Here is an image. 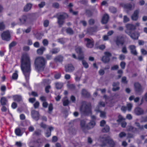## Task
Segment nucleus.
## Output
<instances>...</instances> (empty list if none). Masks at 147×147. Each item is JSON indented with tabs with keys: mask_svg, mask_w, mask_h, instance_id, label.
I'll return each mask as SVG.
<instances>
[{
	"mask_svg": "<svg viewBox=\"0 0 147 147\" xmlns=\"http://www.w3.org/2000/svg\"><path fill=\"white\" fill-rule=\"evenodd\" d=\"M21 67L26 80V83H22L24 86H28L29 85V79L31 71V61L29 54L24 53L21 59Z\"/></svg>",
	"mask_w": 147,
	"mask_h": 147,
	"instance_id": "nucleus-1",
	"label": "nucleus"
},
{
	"mask_svg": "<svg viewBox=\"0 0 147 147\" xmlns=\"http://www.w3.org/2000/svg\"><path fill=\"white\" fill-rule=\"evenodd\" d=\"M47 61L42 57H39L36 58L34 61L35 67L38 72L43 71L46 66Z\"/></svg>",
	"mask_w": 147,
	"mask_h": 147,
	"instance_id": "nucleus-2",
	"label": "nucleus"
},
{
	"mask_svg": "<svg viewBox=\"0 0 147 147\" xmlns=\"http://www.w3.org/2000/svg\"><path fill=\"white\" fill-rule=\"evenodd\" d=\"M100 140L102 143L101 145L102 146H106L108 144L110 147L115 146V142L112 139L105 135L100 136Z\"/></svg>",
	"mask_w": 147,
	"mask_h": 147,
	"instance_id": "nucleus-3",
	"label": "nucleus"
},
{
	"mask_svg": "<svg viewBox=\"0 0 147 147\" xmlns=\"http://www.w3.org/2000/svg\"><path fill=\"white\" fill-rule=\"evenodd\" d=\"M68 15L65 13H58L57 15V22L59 27H61L65 22V20L67 18Z\"/></svg>",
	"mask_w": 147,
	"mask_h": 147,
	"instance_id": "nucleus-4",
	"label": "nucleus"
},
{
	"mask_svg": "<svg viewBox=\"0 0 147 147\" xmlns=\"http://www.w3.org/2000/svg\"><path fill=\"white\" fill-rule=\"evenodd\" d=\"M134 90L135 93L138 95H141L144 91L141 84L139 82H136L134 83Z\"/></svg>",
	"mask_w": 147,
	"mask_h": 147,
	"instance_id": "nucleus-5",
	"label": "nucleus"
},
{
	"mask_svg": "<svg viewBox=\"0 0 147 147\" xmlns=\"http://www.w3.org/2000/svg\"><path fill=\"white\" fill-rule=\"evenodd\" d=\"M20 23L22 24H24L26 23L28 24H31L32 22V19L29 16H26L25 15L22 16L19 19Z\"/></svg>",
	"mask_w": 147,
	"mask_h": 147,
	"instance_id": "nucleus-6",
	"label": "nucleus"
},
{
	"mask_svg": "<svg viewBox=\"0 0 147 147\" xmlns=\"http://www.w3.org/2000/svg\"><path fill=\"white\" fill-rule=\"evenodd\" d=\"M84 42L86 46L88 48H92L94 45V42L92 39L86 38L84 39Z\"/></svg>",
	"mask_w": 147,
	"mask_h": 147,
	"instance_id": "nucleus-7",
	"label": "nucleus"
},
{
	"mask_svg": "<svg viewBox=\"0 0 147 147\" xmlns=\"http://www.w3.org/2000/svg\"><path fill=\"white\" fill-rule=\"evenodd\" d=\"M31 115L32 118L36 121L38 120L40 118V114L38 111L35 110H32L31 112Z\"/></svg>",
	"mask_w": 147,
	"mask_h": 147,
	"instance_id": "nucleus-8",
	"label": "nucleus"
},
{
	"mask_svg": "<svg viewBox=\"0 0 147 147\" xmlns=\"http://www.w3.org/2000/svg\"><path fill=\"white\" fill-rule=\"evenodd\" d=\"M1 36L3 40L8 41L10 40V33L8 31H4L1 34Z\"/></svg>",
	"mask_w": 147,
	"mask_h": 147,
	"instance_id": "nucleus-9",
	"label": "nucleus"
},
{
	"mask_svg": "<svg viewBox=\"0 0 147 147\" xmlns=\"http://www.w3.org/2000/svg\"><path fill=\"white\" fill-rule=\"evenodd\" d=\"M80 111L84 114H86L90 112V107L87 105H82L80 108Z\"/></svg>",
	"mask_w": 147,
	"mask_h": 147,
	"instance_id": "nucleus-10",
	"label": "nucleus"
},
{
	"mask_svg": "<svg viewBox=\"0 0 147 147\" xmlns=\"http://www.w3.org/2000/svg\"><path fill=\"white\" fill-rule=\"evenodd\" d=\"M126 27L127 28V30H126V32L128 34L129 32H132V31H134L136 29V26L131 24H128L126 25Z\"/></svg>",
	"mask_w": 147,
	"mask_h": 147,
	"instance_id": "nucleus-11",
	"label": "nucleus"
},
{
	"mask_svg": "<svg viewBox=\"0 0 147 147\" xmlns=\"http://www.w3.org/2000/svg\"><path fill=\"white\" fill-rule=\"evenodd\" d=\"M105 56H103L102 59V61L105 63H108L110 61V57L111 56V53L108 52L105 53Z\"/></svg>",
	"mask_w": 147,
	"mask_h": 147,
	"instance_id": "nucleus-12",
	"label": "nucleus"
},
{
	"mask_svg": "<svg viewBox=\"0 0 147 147\" xmlns=\"http://www.w3.org/2000/svg\"><path fill=\"white\" fill-rule=\"evenodd\" d=\"M130 36L133 40H137L138 39L139 36L140 34L138 32L135 30L132 32H129L127 34Z\"/></svg>",
	"mask_w": 147,
	"mask_h": 147,
	"instance_id": "nucleus-13",
	"label": "nucleus"
},
{
	"mask_svg": "<svg viewBox=\"0 0 147 147\" xmlns=\"http://www.w3.org/2000/svg\"><path fill=\"white\" fill-rule=\"evenodd\" d=\"M75 69V68L71 64H68L65 67V71L66 72L71 73Z\"/></svg>",
	"mask_w": 147,
	"mask_h": 147,
	"instance_id": "nucleus-14",
	"label": "nucleus"
},
{
	"mask_svg": "<svg viewBox=\"0 0 147 147\" xmlns=\"http://www.w3.org/2000/svg\"><path fill=\"white\" fill-rule=\"evenodd\" d=\"M134 112L135 114L138 116L142 115L144 113V111L143 109L138 107L135 108Z\"/></svg>",
	"mask_w": 147,
	"mask_h": 147,
	"instance_id": "nucleus-15",
	"label": "nucleus"
},
{
	"mask_svg": "<svg viewBox=\"0 0 147 147\" xmlns=\"http://www.w3.org/2000/svg\"><path fill=\"white\" fill-rule=\"evenodd\" d=\"M32 142L33 144L35 143L36 144V147H41L43 145V140L40 138H38L36 140Z\"/></svg>",
	"mask_w": 147,
	"mask_h": 147,
	"instance_id": "nucleus-16",
	"label": "nucleus"
},
{
	"mask_svg": "<svg viewBox=\"0 0 147 147\" xmlns=\"http://www.w3.org/2000/svg\"><path fill=\"white\" fill-rule=\"evenodd\" d=\"M128 48L130 51L131 54L134 55H137L138 53L136 49V47L134 45H130L128 47Z\"/></svg>",
	"mask_w": 147,
	"mask_h": 147,
	"instance_id": "nucleus-17",
	"label": "nucleus"
},
{
	"mask_svg": "<svg viewBox=\"0 0 147 147\" xmlns=\"http://www.w3.org/2000/svg\"><path fill=\"white\" fill-rule=\"evenodd\" d=\"M139 11L138 10H136L134 11L133 14L131 16V19L132 20L136 21L138 18V15Z\"/></svg>",
	"mask_w": 147,
	"mask_h": 147,
	"instance_id": "nucleus-18",
	"label": "nucleus"
},
{
	"mask_svg": "<svg viewBox=\"0 0 147 147\" xmlns=\"http://www.w3.org/2000/svg\"><path fill=\"white\" fill-rule=\"evenodd\" d=\"M97 28L94 26L92 27L88 28L87 30V32L90 34H92L93 32L97 31Z\"/></svg>",
	"mask_w": 147,
	"mask_h": 147,
	"instance_id": "nucleus-19",
	"label": "nucleus"
},
{
	"mask_svg": "<svg viewBox=\"0 0 147 147\" xmlns=\"http://www.w3.org/2000/svg\"><path fill=\"white\" fill-rule=\"evenodd\" d=\"M95 125V122L92 120L86 125V129H90L92 128Z\"/></svg>",
	"mask_w": 147,
	"mask_h": 147,
	"instance_id": "nucleus-20",
	"label": "nucleus"
},
{
	"mask_svg": "<svg viewBox=\"0 0 147 147\" xmlns=\"http://www.w3.org/2000/svg\"><path fill=\"white\" fill-rule=\"evenodd\" d=\"M109 16L107 14L104 15L102 18L101 22L103 24H106L108 22L109 19Z\"/></svg>",
	"mask_w": 147,
	"mask_h": 147,
	"instance_id": "nucleus-21",
	"label": "nucleus"
},
{
	"mask_svg": "<svg viewBox=\"0 0 147 147\" xmlns=\"http://www.w3.org/2000/svg\"><path fill=\"white\" fill-rule=\"evenodd\" d=\"M86 121L84 120L81 121L80 122V125L81 128L82 130L84 132L86 131V125H85Z\"/></svg>",
	"mask_w": 147,
	"mask_h": 147,
	"instance_id": "nucleus-22",
	"label": "nucleus"
},
{
	"mask_svg": "<svg viewBox=\"0 0 147 147\" xmlns=\"http://www.w3.org/2000/svg\"><path fill=\"white\" fill-rule=\"evenodd\" d=\"M64 57L61 55H58L56 57L54 58V61L56 62H61L63 61Z\"/></svg>",
	"mask_w": 147,
	"mask_h": 147,
	"instance_id": "nucleus-23",
	"label": "nucleus"
},
{
	"mask_svg": "<svg viewBox=\"0 0 147 147\" xmlns=\"http://www.w3.org/2000/svg\"><path fill=\"white\" fill-rule=\"evenodd\" d=\"M123 7L125 9L129 11L131 10L132 5L131 3H127L124 4Z\"/></svg>",
	"mask_w": 147,
	"mask_h": 147,
	"instance_id": "nucleus-24",
	"label": "nucleus"
},
{
	"mask_svg": "<svg viewBox=\"0 0 147 147\" xmlns=\"http://www.w3.org/2000/svg\"><path fill=\"white\" fill-rule=\"evenodd\" d=\"M81 94L83 96L85 97H88L90 96V93L85 89L82 90Z\"/></svg>",
	"mask_w": 147,
	"mask_h": 147,
	"instance_id": "nucleus-25",
	"label": "nucleus"
},
{
	"mask_svg": "<svg viewBox=\"0 0 147 147\" xmlns=\"http://www.w3.org/2000/svg\"><path fill=\"white\" fill-rule=\"evenodd\" d=\"M45 50L46 48L45 47H41L37 50L36 52L38 55H42L43 53V52L45 51Z\"/></svg>",
	"mask_w": 147,
	"mask_h": 147,
	"instance_id": "nucleus-26",
	"label": "nucleus"
},
{
	"mask_svg": "<svg viewBox=\"0 0 147 147\" xmlns=\"http://www.w3.org/2000/svg\"><path fill=\"white\" fill-rule=\"evenodd\" d=\"M75 51L76 53L79 54H82V48L79 46H77L76 47Z\"/></svg>",
	"mask_w": 147,
	"mask_h": 147,
	"instance_id": "nucleus-27",
	"label": "nucleus"
},
{
	"mask_svg": "<svg viewBox=\"0 0 147 147\" xmlns=\"http://www.w3.org/2000/svg\"><path fill=\"white\" fill-rule=\"evenodd\" d=\"M15 133L16 135L18 136H21L23 134L20 129L19 128H16L15 131Z\"/></svg>",
	"mask_w": 147,
	"mask_h": 147,
	"instance_id": "nucleus-28",
	"label": "nucleus"
},
{
	"mask_svg": "<svg viewBox=\"0 0 147 147\" xmlns=\"http://www.w3.org/2000/svg\"><path fill=\"white\" fill-rule=\"evenodd\" d=\"M13 99L14 101L19 102L22 100L21 96L18 95H16L13 96Z\"/></svg>",
	"mask_w": 147,
	"mask_h": 147,
	"instance_id": "nucleus-29",
	"label": "nucleus"
},
{
	"mask_svg": "<svg viewBox=\"0 0 147 147\" xmlns=\"http://www.w3.org/2000/svg\"><path fill=\"white\" fill-rule=\"evenodd\" d=\"M32 7V5L30 4H27L24 6V11H28Z\"/></svg>",
	"mask_w": 147,
	"mask_h": 147,
	"instance_id": "nucleus-30",
	"label": "nucleus"
},
{
	"mask_svg": "<svg viewBox=\"0 0 147 147\" xmlns=\"http://www.w3.org/2000/svg\"><path fill=\"white\" fill-rule=\"evenodd\" d=\"M129 130L134 133H137L138 131V129L132 126H130L129 128Z\"/></svg>",
	"mask_w": 147,
	"mask_h": 147,
	"instance_id": "nucleus-31",
	"label": "nucleus"
},
{
	"mask_svg": "<svg viewBox=\"0 0 147 147\" xmlns=\"http://www.w3.org/2000/svg\"><path fill=\"white\" fill-rule=\"evenodd\" d=\"M0 102L2 105H4L7 102V100L5 97H2L1 98Z\"/></svg>",
	"mask_w": 147,
	"mask_h": 147,
	"instance_id": "nucleus-32",
	"label": "nucleus"
},
{
	"mask_svg": "<svg viewBox=\"0 0 147 147\" xmlns=\"http://www.w3.org/2000/svg\"><path fill=\"white\" fill-rule=\"evenodd\" d=\"M114 42L117 46H119V37L117 36L115 37L114 39Z\"/></svg>",
	"mask_w": 147,
	"mask_h": 147,
	"instance_id": "nucleus-33",
	"label": "nucleus"
},
{
	"mask_svg": "<svg viewBox=\"0 0 147 147\" xmlns=\"http://www.w3.org/2000/svg\"><path fill=\"white\" fill-rule=\"evenodd\" d=\"M68 40V39L67 38H62L58 39L57 40V41L58 42L61 44H64L65 42H67Z\"/></svg>",
	"mask_w": 147,
	"mask_h": 147,
	"instance_id": "nucleus-34",
	"label": "nucleus"
},
{
	"mask_svg": "<svg viewBox=\"0 0 147 147\" xmlns=\"http://www.w3.org/2000/svg\"><path fill=\"white\" fill-rule=\"evenodd\" d=\"M41 130L39 129H36L34 132L33 135L39 136L41 135Z\"/></svg>",
	"mask_w": 147,
	"mask_h": 147,
	"instance_id": "nucleus-35",
	"label": "nucleus"
},
{
	"mask_svg": "<svg viewBox=\"0 0 147 147\" xmlns=\"http://www.w3.org/2000/svg\"><path fill=\"white\" fill-rule=\"evenodd\" d=\"M17 44L16 42L13 41L9 44V48L10 51H11V48L15 47L17 45Z\"/></svg>",
	"mask_w": 147,
	"mask_h": 147,
	"instance_id": "nucleus-36",
	"label": "nucleus"
},
{
	"mask_svg": "<svg viewBox=\"0 0 147 147\" xmlns=\"http://www.w3.org/2000/svg\"><path fill=\"white\" fill-rule=\"evenodd\" d=\"M66 32L68 34L71 35L74 34L73 30L71 28H68L66 30Z\"/></svg>",
	"mask_w": 147,
	"mask_h": 147,
	"instance_id": "nucleus-37",
	"label": "nucleus"
},
{
	"mask_svg": "<svg viewBox=\"0 0 147 147\" xmlns=\"http://www.w3.org/2000/svg\"><path fill=\"white\" fill-rule=\"evenodd\" d=\"M55 87L57 89H60L63 86V84L61 83L57 82L55 84Z\"/></svg>",
	"mask_w": 147,
	"mask_h": 147,
	"instance_id": "nucleus-38",
	"label": "nucleus"
},
{
	"mask_svg": "<svg viewBox=\"0 0 147 147\" xmlns=\"http://www.w3.org/2000/svg\"><path fill=\"white\" fill-rule=\"evenodd\" d=\"M109 10L112 13H115L117 11L116 9L113 6L109 7Z\"/></svg>",
	"mask_w": 147,
	"mask_h": 147,
	"instance_id": "nucleus-39",
	"label": "nucleus"
},
{
	"mask_svg": "<svg viewBox=\"0 0 147 147\" xmlns=\"http://www.w3.org/2000/svg\"><path fill=\"white\" fill-rule=\"evenodd\" d=\"M110 128L109 126L106 125L102 129V131L103 132H107L109 131Z\"/></svg>",
	"mask_w": 147,
	"mask_h": 147,
	"instance_id": "nucleus-40",
	"label": "nucleus"
},
{
	"mask_svg": "<svg viewBox=\"0 0 147 147\" xmlns=\"http://www.w3.org/2000/svg\"><path fill=\"white\" fill-rule=\"evenodd\" d=\"M135 124L136 125V126L139 128V129L141 130H144V126L143 125H140L139 123L136 122Z\"/></svg>",
	"mask_w": 147,
	"mask_h": 147,
	"instance_id": "nucleus-41",
	"label": "nucleus"
},
{
	"mask_svg": "<svg viewBox=\"0 0 147 147\" xmlns=\"http://www.w3.org/2000/svg\"><path fill=\"white\" fill-rule=\"evenodd\" d=\"M60 51L59 48H55L53 49L52 51V53L53 54H56L58 53Z\"/></svg>",
	"mask_w": 147,
	"mask_h": 147,
	"instance_id": "nucleus-42",
	"label": "nucleus"
},
{
	"mask_svg": "<svg viewBox=\"0 0 147 147\" xmlns=\"http://www.w3.org/2000/svg\"><path fill=\"white\" fill-rule=\"evenodd\" d=\"M53 109V104L52 103L50 104L48 108V113L49 114H51Z\"/></svg>",
	"mask_w": 147,
	"mask_h": 147,
	"instance_id": "nucleus-43",
	"label": "nucleus"
},
{
	"mask_svg": "<svg viewBox=\"0 0 147 147\" xmlns=\"http://www.w3.org/2000/svg\"><path fill=\"white\" fill-rule=\"evenodd\" d=\"M36 38L38 40H40L42 38V35L41 34L37 33L35 35Z\"/></svg>",
	"mask_w": 147,
	"mask_h": 147,
	"instance_id": "nucleus-44",
	"label": "nucleus"
},
{
	"mask_svg": "<svg viewBox=\"0 0 147 147\" xmlns=\"http://www.w3.org/2000/svg\"><path fill=\"white\" fill-rule=\"evenodd\" d=\"M82 63L84 67L87 68L88 67V65L87 63L84 60H83L82 61Z\"/></svg>",
	"mask_w": 147,
	"mask_h": 147,
	"instance_id": "nucleus-45",
	"label": "nucleus"
},
{
	"mask_svg": "<svg viewBox=\"0 0 147 147\" xmlns=\"http://www.w3.org/2000/svg\"><path fill=\"white\" fill-rule=\"evenodd\" d=\"M99 113H100V117L102 118H104L106 117V113L105 112L100 111Z\"/></svg>",
	"mask_w": 147,
	"mask_h": 147,
	"instance_id": "nucleus-46",
	"label": "nucleus"
},
{
	"mask_svg": "<svg viewBox=\"0 0 147 147\" xmlns=\"http://www.w3.org/2000/svg\"><path fill=\"white\" fill-rule=\"evenodd\" d=\"M126 107H127V109L128 111H130L131 110L132 105L131 104L129 103L127 105V106Z\"/></svg>",
	"mask_w": 147,
	"mask_h": 147,
	"instance_id": "nucleus-47",
	"label": "nucleus"
},
{
	"mask_svg": "<svg viewBox=\"0 0 147 147\" xmlns=\"http://www.w3.org/2000/svg\"><path fill=\"white\" fill-rule=\"evenodd\" d=\"M18 78V74L17 73V72L16 71V72L14 73L12 76V78L14 80H16Z\"/></svg>",
	"mask_w": 147,
	"mask_h": 147,
	"instance_id": "nucleus-48",
	"label": "nucleus"
},
{
	"mask_svg": "<svg viewBox=\"0 0 147 147\" xmlns=\"http://www.w3.org/2000/svg\"><path fill=\"white\" fill-rule=\"evenodd\" d=\"M5 26L3 22L0 23V30L2 31L4 29Z\"/></svg>",
	"mask_w": 147,
	"mask_h": 147,
	"instance_id": "nucleus-49",
	"label": "nucleus"
},
{
	"mask_svg": "<svg viewBox=\"0 0 147 147\" xmlns=\"http://www.w3.org/2000/svg\"><path fill=\"white\" fill-rule=\"evenodd\" d=\"M121 82L123 83L126 84L127 83V78L126 77L124 76L122 78Z\"/></svg>",
	"mask_w": 147,
	"mask_h": 147,
	"instance_id": "nucleus-50",
	"label": "nucleus"
},
{
	"mask_svg": "<svg viewBox=\"0 0 147 147\" xmlns=\"http://www.w3.org/2000/svg\"><path fill=\"white\" fill-rule=\"evenodd\" d=\"M125 42V40L124 38L121 36H120V45H122Z\"/></svg>",
	"mask_w": 147,
	"mask_h": 147,
	"instance_id": "nucleus-51",
	"label": "nucleus"
},
{
	"mask_svg": "<svg viewBox=\"0 0 147 147\" xmlns=\"http://www.w3.org/2000/svg\"><path fill=\"white\" fill-rule=\"evenodd\" d=\"M69 103V101L67 99H65L63 101V104L64 106H67Z\"/></svg>",
	"mask_w": 147,
	"mask_h": 147,
	"instance_id": "nucleus-52",
	"label": "nucleus"
},
{
	"mask_svg": "<svg viewBox=\"0 0 147 147\" xmlns=\"http://www.w3.org/2000/svg\"><path fill=\"white\" fill-rule=\"evenodd\" d=\"M49 24V20H46L44 22L43 25L44 27H47Z\"/></svg>",
	"mask_w": 147,
	"mask_h": 147,
	"instance_id": "nucleus-53",
	"label": "nucleus"
},
{
	"mask_svg": "<svg viewBox=\"0 0 147 147\" xmlns=\"http://www.w3.org/2000/svg\"><path fill=\"white\" fill-rule=\"evenodd\" d=\"M43 45L44 46H47L48 44V41L46 39H44L42 41Z\"/></svg>",
	"mask_w": 147,
	"mask_h": 147,
	"instance_id": "nucleus-54",
	"label": "nucleus"
},
{
	"mask_svg": "<svg viewBox=\"0 0 147 147\" xmlns=\"http://www.w3.org/2000/svg\"><path fill=\"white\" fill-rule=\"evenodd\" d=\"M121 51L124 53L125 54L127 53V51L125 46L122 47Z\"/></svg>",
	"mask_w": 147,
	"mask_h": 147,
	"instance_id": "nucleus-55",
	"label": "nucleus"
},
{
	"mask_svg": "<svg viewBox=\"0 0 147 147\" xmlns=\"http://www.w3.org/2000/svg\"><path fill=\"white\" fill-rule=\"evenodd\" d=\"M78 59L79 60H84V56L82 54H79L78 56Z\"/></svg>",
	"mask_w": 147,
	"mask_h": 147,
	"instance_id": "nucleus-56",
	"label": "nucleus"
},
{
	"mask_svg": "<svg viewBox=\"0 0 147 147\" xmlns=\"http://www.w3.org/2000/svg\"><path fill=\"white\" fill-rule=\"evenodd\" d=\"M125 63L124 62L122 61L120 63V66L123 69H124L125 68Z\"/></svg>",
	"mask_w": 147,
	"mask_h": 147,
	"instance_id": "nucleus-57",
	"label": "nucleus"
},
{
	"mask_svg": "<svg viewBox=\"0 0 147 147\" xmlns=\"http://www.w3.org/2000/svg\"><path fill=\"white\" fill-rule=\"evenodd\" d=\"M40 103L39 102L37 101H36L34 105V107L35 109H37L38 108L39 105Z\"/></svg>",
	"mask_w": 147,
	"mask_h": 147,
	"instance_id": "nucleus-58",
	"label": "nucleus"
},
{
	"mask_svg": "<svg viewBox=\"0 0 147 147\" xmlns=\"http://www.w3.org/2000/svg\"><path fill=\"white\" fill-rule=\"evenodd\" d=\"M52 6L54 7L58 8L59 7V4L57 3H54L53 4Z\"/></svg>",
	"mask_w": 147,
	"mask_h": 147,
	"instance_id": "nucleus-59",
	"label": "nucleus"
},
{
	"mask_svg": "<svg viewBox=\"0 0 147 147\" xmlns=\"http://www.w3.org/2000/svg\"><path fill=\"white\" fill-rule=\"evenodd\" d=\"M129 19L128 18L127 16H125L123 17V22H127L129 21Z\"/></svg>",
	"mask_w": 147,
	"mask_h": 147,
	"instance_id": "nucleus-60",
	"label": "nucleus"
},
{
	"mask_svg": "<svg viewBox=\"0 0 147 147\" xmlns=\"http://www.w3.org/2000/svg\"><path fill=\"white\" fill-rule=\"evenodd\" d=\"M61 73H57L55 74L54 75V78L56 79H59L61 77Z\"/></svg>",
	"mask_w": 147,
	"mask_h": 147,
	"instance_id": "nucleus-61",
	"label": "nucleus"
},
{
	"mask_svg": "<svg viewBox=\"0 0 147 147\" xmlns=\"http://www.w3.org/2000/svg\"><path fill=\"white\" fill-rule=\"evenodd\" d=\"M51 88V86L49 85H48L45 87V91L47 93H48L49 92V90Z\"/></svg>",
	"mask_w": 147,
	"mask_h": 147,
	"instance_id": "nucleus-62",
	"label": "nucleus"
},
{
	"mask_svg": "<svg viewBox=\"0 0 147 147\" xmlns=\"http://www.w3.org/2000/svg\"><path fill=\"white\" fill-rule=\"evenodd\" d=\"M45 5V2L44 1L41 2L40 4L38 5L39 7L40 8L43 7Z\"/></svg>",
	"mask_w": 147,
	"mask_h": 147,
	"instance_id": "nucleus-63",
	"label": "nucleus"
},
{
	"mask_svg": "<svg viewBox=\"0 0 147 147\" xmlns=\"http://www.w3.org/2000/svg\"><path fill=\"white\" fill-rule=\"evenodd\" d=\"M141 52L142 54L144 55L147 54V51L144 49H141Z\"/></svg>",
	"mask_w": 147,
	"mask_h": 147,
	"instance_id": "nucleus-64",
	"label": "nucleus"
}]
</instances>
